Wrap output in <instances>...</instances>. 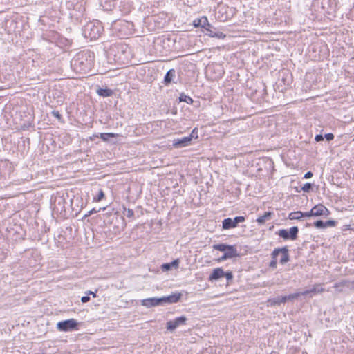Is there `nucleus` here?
I'll list each match as a JSON object with an SVG mask.
<instances>
[{"mask_svg": "<svg viewBox=\"0 0 354 354\" xmlns=\"http://www.w3.org/2000/svg\"><path fill=\"white\" fill-rule=\"evenodd\" d=\"M176 75V71L174 69H170L169 70L166 75H165V77H164V83L165 85H168L169 84L173 78L175 77Z\"/></svg>", "mask_w": 354, "mask_h": 354, "instance_id": "a211bd4d", "label": "nucleus"}, {"mask_svg": "<svg viewBox=\"0 0 354 354\" xmlns=\"http://www.w3.org/2000/svg\"><path fill=\"white\" fill-rule=\"evenodd\" d=\"M314 226L318 229L326 228L325 221L322 220L317 221L314 223Z\"/></svg>", "mask_w": 354, "mask_h": 354, "instance_id": "a878e982", "label": "nucleus"}, {"mask_svg": "<svg viewBox=\"0 0 354 354\" xmlns=\"http://www.w3.org/2000/svg\"><path fill=\"white\" fill-rule=\"evenodd\" d=\"M117 134L113 133H101L99 134V138H100L104 141H108L111 138H115Z\"/></svg>", "mask_w": 354, "mask_h": 354, "instance_id": "412c9836", "label": "nucleus"}, {"mask_svg": "<svg viewBox=\"0 0 354 354\" xmlns=\"http://www.w3.org/2000/svg\"><path fill=\"white\" fill-rule=\"evenodd\" d=\"M125 215H126V216H127V217H128V218H131V217H133V215H134V212H133V209H128L127 210V213L125 214Z\"/></svg>", "mask_w": 354, "mask_h": 354, "instance_id": "72a5a7b5", "label": "nucleus"}, {"mask_svg": "<svg viewBox=\"0 0 354 354\" xmlns=\"http://www.w3.org/2000/svg\"><path fill=\"white\" fill-rule=\"evenodd\" d=\"M298 232V227L297 226H293L290 227L289 230L286 229L279 230L276 232V234L284 240H295L297 238Z\"/></svg>", "mask_w": 354, "mask_h": 354, "instance_id": "7ed1b4c3", "label": "nucleus"}, {"mask_svg": "<svg viewBox=\"0 0 354 354\" xmlns=\"http://www.w3.org/2000/svg\"><path fill=\"white\" fill-rule=\"evenodd\" d=\"M311 188H312V184L310 183H306V184H304L303 185V187H301V189L304 192H309L310 190L311 189Z\"/></svg>", "mask_w": 354, "mask_h": 354, "instance_id": "cd10ccee", "label": "nucleus"}, {"mask_svg": "<svg viewBox=\"0 0 354 354\" xmlns=\"http://www.w3.org/2000/svg\"><path fill=\"white\" fill-rule=\"evenodd\" d=\"M281 303H285L287 301H288V295L287 296H283L279 297Z\"/></svg>", "mask_w": 354, "mask_h": 354, "instance_id": "79ce46f5", "label": "nucleus"}, {"mask_svg": "<svg viewBox=\"0 0 354 354\" xmlns=\"http://www.w3.org/2000/svg\"><path fill=\"white\" fill-rule=\"evenodd\" d=\"M224 277L227 279V281L232 280L233 274L232 272H224Z\"/></svg>", "mask_w": 354, "mask_h": 354, "instance_id": "c756f323", "label": "nucleus"}, {"mask_svg": "<svg viewBox=\"0 0 354 354\" xmlns=\"http://www.w3.org/2000/svg\"><path fill=\"white\" fill-rule=\"evenodd\" d=\"M238 257V255H234L232 254V252H227V253H224L219 259H218V261H225L228 259H232L233 257Z\"/></svg>", "mask_w": 354, "mask_h": 354, "instance_id": "5701e85b", "label": "nucleus"}, {"mask_svg": "<svg viewBox=\"0 0 354 354\" xmlns=\"http://www.w3.org/2000/svg\"><path fill=\"white\" fill-rule=\"evenodd\" d=\"M270 267L272 268H277V258L272 259V260L270 263Z\"/></svg>", "mask_w": 354, "mask_h": 354, "instance_id": "4c0bfd02", "label": "nucleus"}, {"mask_svg": "<svg viewBox=\"0 0 354 354\" xmlns=\"http://www.w3.org/2000/svg\"><path fill=\"white\" fill-rule=\"evenodd\" d=\"M324 138H325L328 141H330V140H333V138H334V135H333V133H328L325 134Z\"/></svg>", "mask_w": 354, "mask_h": 354, "instance_id": "f704fd0d", "label": "nucleus"}, {"mask_svg": "<svg viewBox=\"0 0 354 354\" xmlns=\"http://www.w3.org/2000/svg\"><path fill=\"white\" fill-rule=\"evenodd\" d=\"M102 29L99 21L89 22L84 26L83 34L85 37L89 38L91 40H95L101 35Z\"/></svg>", "mask_w": 354, "mask_h": 354, "instance_id": "f257e3e1", "label": "nucleus"}, {"mask_svg": "<svg viewBox=\"0 0 354 354\" xmlns=\"http://www.w3.org/2000/svg\"><path fill=\"white\" fill-rule=\"evenodd\" d=\"M95 138H99V135L98 134L93 135L92 136L90 137V140H94Z\"/></svg>", "mask_w": 354, "mask_h": 354, "instance_id": "c03bdc74", "label": "nucleus"}, {"mask_svg": "<svg viewBox=\"0 0 354 354\" xmlns=\"http://www.w3.org/2000/svg\"><path fill=\"white\" fill-rule=\"evenodd\" d=\"M52 115L59 120L62 118V115L59 113L58 111H53Z\"/></svg>", "mask_w": 354, "mask_h": 354, "instance_id": "c9c22d12", "label": "nucleus"}, {"mask_svg": "<svg viewBox=\"0 0 354 354\" xmlns=\"http://www.w3.org/2000/svg\"><path fill=\"white\" fill-rule=\"evenodd\" d=\"M182 295L179 292L173 293L169 296H164L160 297L162 306L165 304H174L178 302Z\"/></svg>", "mask_w": 354, "mask_h": 354, "instance_id": "9d476101", "label": "nucleus"}, {"mask_svg": "<svg viewBox=\"0 0 354 354\" xmlns=\"http://www.w3.org/2000/svg\"><path fill=\"white\" fill-rule=\"evenodd\" d=\"M180 102H185L188 104H191L193 102V100L191 97L185 95L184 93H181L179 97Z\"/></svg>", "mask_w": 354, "mask_h": 354, "instance_id": "4be33fe9", "label": "nucleus"}, {"mask_svg": "<svg viewBox=\"0 0 354 354\" xmlns=\"http://www.w3.org/2000/svg\"><path fill=\"white\" fill-rule=\"evenodd\" d=\"M89 300H90V297H89V296H88V295L83 296V297H82V298H81V301H82V303H86V302H88Z\"/></svg>", "mask_w": 354, "mask_h": 354, "instance_id": "58836bf2", "label": "nucleus"}, {"mask_svg": "<svg viewBox=\"0 0 354 354\" xmlns=\"http://www.w3.org/2000/svg\"><path fill=\"white\" fill-rule=\"evenodd\" d=\"M100 3L103 10H111L115 6V0H100Z\"/></svg>", "mask_w": 354, "mask_h": 354, "instance_id": "2eb2a0df", "label": "nucleus"}, {"mask_svg": "<svg viewBox=\"0 0 354 354\" xmlns=\"http://www.w3.org/2000/svg\"><path fill=\"white\" fill-rule=\"evenodd\" d=\"M335 223L336 222L332 220L325 221L326 227L335 226Z\"/></svg>", "mask_w": 354, "mask_h": 354, "instance_id": "2f4dec72", "label": "nucleus"}, {"mask_svg": "<svg viewBox=\"0 0 354 354\" xmlns=\"http://www.w3.org/2000/svg\"><path fill=\"white\" fill-rule=\"evenodd\" d=\"M104 196V194L102 189H99L98 194L96 196L93 198L95 201H100Z\"/></svg>", "mask_w": 354, "mask_h": 354, "instance_id": "bb28decb", "label": "nucleus"}, {"mask_svg": "<svg viewBox=\"0 0 354 354\" xmlns=\"http://www.w3.org/2000/svg\"><path fill=\"white\" fill-rule=\"evenodd\" d=\"M209 21L206 17H203L201 19H196L193 21V25L195 27H202L204 29L206 28Z\"/></svg>", "mask_w": 354, "mask_h": 354, "instance_id": "dca6fc26", "label": "nucleus"}, {"mask_svg": "<svg viewBox=\"0 0 354 354\" xmlns=\"http://www.w3.org/2000/svg\"><path fill=\"white\" fill-rule=\"evenodd\" d=\"M120 59H121L120 57L115 58V61L120 60Z\"/></svg>", "mask_w": 354, "mask_h": 354, "instance_id": "3c124183", "label": "nucleus"}, {"mask_svg": "<svg viewBox=\"0 0 354 354\" xmlns=\"http://www.w3.org/2000/svg\"><path fill=\"white\" fill-rule=\"evenodd\" d=\"M141 304L147 308L162 306L160 297H151L141 300Z\"/></svg>", "mask_w": 354, "mask_h": 354, "instance_id": "f8f14e48", "label": "nucleus"}, {"mask_svg": "<svg viewBox=\"0 0 354 354\" xmlns=\"http://www.w3.org/2000/svg\"><path fill=\"white\" fill-rule=\"evenodd\" d=\"M311 214H313L314 216H327L329 214V211L325 206L319 204L311 209Z\"/></svg>", "mask_w": 354, "mask_h": 354, "instance_id": "9b49d317", "label": "nucleus"}, {"mask_svg": "<svg viewBox=\"0 0 354 354\" xmlns=\"http://www.w3.org/2000/svg\"><path fill=\"white\" fill-rule=\"evenodd\" d=\"M273 213L271 212H266L263 215L260 216L257 218V222L259 225H263L266 221H270L272 218Z\"/></svg>", "mask_w": 354, "mask_h": 354, "instance_id": "f3484780", "label": "nucleus"}, {"mask_svg": "<svg viewBox=\"0 0 354 354\" xmlns=\"http://www.w3.org/2000/svg\"><path fill=\"white\" fill-rule=\"evenodd\" d=\"M267 303H268V306H276V305H280L281 304L280 301L279 297H276V298L269 299L267 301Z\"/></svg>", "mask_w": 354, "mask_h": 354, "instance_id": "b1692460", "label": "nucleus"}, {"mask_svg": "<svg viewBox=\"0 0 354 354\" xmlns=\"http://www.w3.org/2000/svg\"><path fill=\"white\" fill-rule=\"evenodd\" d=\"M205 30L206 31L205 34L210 37H216L219 39H223L226 37L225 34H224L223 32L218 30L209 23L207 24Z\"/></svg>", "mask_w": 354, "mask_h": 354, "instance_id": "0eeeda50", "label": "nucleus"}, {"mask_svg": "<svg viewBox=\"0 0 354 354\" xmlns=\"http://www.w3.org/2000/svg\"><path fill=\"white\" fill-rule=\"evenodd\" d=\"M324 288L320 284L315 285L312 288L301 292L302 295L312 297L313 295L324 292Z\"/></svg>", "mask_w": 354, "mask_h": 354, "instance_id": "ddd939ff", "label": "nucleus"}, {"mask_svg": "<svg viewBox=\"0 0 354 354\" xmlns=\"http://www.w3.org/2000/svg\"><path fill=\"white\" fill-rule=\"evenodd\" d=\"M348 286L347 285V282H346V281H341V282H339V283H335V284L334 285V288H336V289H337V290L338 292H342V289H339V288H340V287H343V286Z\"/></svg>", "mask_w": 354, "mask_h": 354, "instance_id": "393cba45", "label": "nucleus"}, {"mask_svg": "<svg viewBox=\"0 0 354 354\" xmlns=\"http://www.w3.org/2000/svg\"><path fill=\"white\" fill-rule=\"evenodd\" d=\"M245 218L243 216H236L233 219L231 218H225L222 222V227L224 230H229L236 227L239 223L244 222Z\"/></svg>", "mask_w": 354, "mask_h": 354, "instance_id": "20e7f679", "label": "nucleus"}, {"mask_svg": "<svg viewBox=\"0 0 354 354\" xmlns=\"http://www.w3.org/2000/svg\"><path fill=\"white\" fill-rule=\"evenodd\" d=\"M78 322L75 319L59 322L57 324V328L59 331L68 332L77 329Z\"/></svg>", "mask_w": 354, "mask_h": 354, "instance_id": "f03ea898", "label": "nucleus"}, {"mask_svg": "<svg viewBox=\"0 0 354 354\" xmlns=\"http://www.w3.org/2000/svg\"><path fill=\"white\" fill-rule=\"evenodd\" d=\"M302 295L301 292H295L293 294H290L288 295V300H292L295 299H297L299 296Z\"/></svg>", "mask_w": 354, "mask_h": 354, "instance_id": "c85d7f7f", "label": "nucleus"}, {"mask_svg": "<svg viewBox=\"0 0 354 354\" xmlns=\"http://www.w3.org/2000/svg\"><path fill=\"white\" fill-rule=\"evenodd\" d=\"M187 318L185 316H180L178 317H176L174 320H169L167 322L166 328L169 331H174L176 330L178 327L180 326L186 325Z\"/></svg>", "mask_w": 354, "mask_h": 354, "instance_id": "39448f33", "label": "nucleus"}, {"mask_svg": "<svg viewBox=\"0 0 354 354\" xmlns=\"http://www.w3.org/2000/svg\"><path fill=\"white\" fill-rule=\"evenodd\" d=\"M171 269V266H170L169 263H164V264L162 265V270L163 271H168V270H169Z\"/></svg>", "mask_w": 354, "mask_h": 354, "instance_id": "473e14b6", "label": "nucleus"}, {"mask_svg": "<svg viewBox=\"0 0 354 354\" xmlns=\"http://www.w3.org/2000/svg\"><path fill=\"white\" fill-rule=\"evenodd\" d=\"M281 254V257L280 259V263L285 264L290 260V257L288 254V249L286 246L283 247L281 248H275L272 252V259L277 258V257Z\"/></svg>", "mask_w": 354, "mask_h": 354, "instance_id": "423d86ee", "label": "nucleus"}, {"mask_svg": "<svg viewBox=\"0 0 354 354\" xmlns=\"http://www.w3.org/2000/svg\"><path fill=\"white\" fill-rule=\"evenodd\" d=\"M77 62V59L74 60V64L76 65Z\"/></svg>", "mask_w": 354, "mask_h": 354, "instance_id": "8fccbe9b", "label": "nucleus"}, {"mask_svg": "<svg viewBox=\"0 0 354 354\" xmlns=\"http://www.w3.org/2000/svg\"><path fill=\"white\" fill-rule=\"evenodd\" d=\"M78 7L80 9H81V12L82 14L83 12L84 11V8L82 6V5L78 6Z\"/></svg>", "mask_w": 354, "mask_h": 354, "instance_id": "de8ad7c7", "label": "nucleus"}, {"mask_svg": "<svg viewBox=\"0 0 354 354\" xmlns=\"http://www.w3.org/2000/svg\"><path fill=\"white\" fill-rule=\"evenodd\" d=\"M312 176H313V173L311 171H308L304 175V178H310Z\"/></svg>", "mask_w": 354, "mask_h": 354, "instance_id": "37998d69", "label": "nucleus"}, {"mask_svg": "<svg viewBox=\"0 0 354 354\" xmlns=\"http://www.w3.org/2000/svg\"><path fill=\"white\" fill-rule=\"evenodd\" d=\"M88 295H93V297H96V294L95 292H93L92 291H88Z\"/></svg>", "mask_w": 354, "mask_h": 354, "instance_id": "49530a36", "label": "nucleus"}, {"mask_svg": "<svg viewBox=\"0 0 354 354\" xmlns=\"http://www.w3.org/2000/svg\"><path fill=\"white\" fill-rule=\"evenodd\" d=\"M120 49L121 50V51H122V52H124L123 46H121V47L120 48Z\"/></svg>", "mask_w": 354, "mask_h": 354, "instance_id": "09e8293b", "label": "nucleus"}, {"mask_svg": "<svg viewBox=\"0 0 354 354\" xmlns=\"http://www.w3.org/2000/svg\"><path fill=\"white\" fill-rule=\"evenodd\" d=\"M315 140H316L317 142H319V141L323 140V139H324V136H323L322 134H317V135H316V136H315Z\"/></svg>", "mask_w": 354, "mask_h": 354, "instance_id": "a19ab883", "label": "nucleus"}, {"mask_svg": "<svg viewBox=\"0 0 354 354\" xmlns=\"http://www.w3.org/2000/svg\"><path fill=\"white\" fill-rule=\"evenodd\" d=\"M212 248L214 250L223 252V253L232 252L233 254L239 256V253L235 245L218 243L213 245Z\"/></svg>", "mask_w": 354, "mask_h": 354, "instance_id": "6e6552de", "label": "nucleus"}, {"mask_svg": "<svg viewBox=\"0 0 354 354\" xmlns=\"http://www.w3.org/2000/svg\"><path fill=\"white\" fill-rule=\"evenodd\" d=\"M113 91L109 88H98L97 90V93L103 97H106L111 96L113 95Z\"/></svg>", "mask_w": 354, "mask_h": 354, "instance_id": "6ab92c4d", "label": "nucleus"}, {"mask_svg": "<svg viewBox=\"0 0 354 354\" xmlns=\"http://www.w3.org/2000/svg\"><path fill=\"white\" fill-rule=\"evenodd\" d=\"M100 209H101V208H100L99 209H95V208H93L91 210H90L89 212H88V213L86 214H85L84 217H88L94 213H97L100 211Z\"/></svg>", "mask_w": 354, "mask_h": 354, "instance_id": "7c9ffc66", "label": "nucleus"}, {"mask_svg": "<svg viewBox=\"0 0 354 354\" xmlns=\"http://www.w3.org/2000/svg\"><path fill=\"white\" fill-rule=\"evenodd\" d=\"M193 136L189 135V136L183 137L182 138L174 139L173 140V147L174 148H183L189 146L192 143Z\"/></svg>", "mask_w": 354, "mask_h": 354, "instance_id": "1a4fd4ad", "label": "nucleus"}, {"mask_svg": "<svg viewBox=\"0 0 354 354\" xmlns=\"http://www.w3.org/2000/svg\"><path fill=\"white\" fill-rule=\"evenodd\" d=\"M303 218V212H291L288 215V218L290 220H299Z\"/></svg>", "mask_w": 354, "mask_h": 354, "instance_id": "aec40b11", "label": "nucleus"}, {"mask_svg": "<svg viewBox=\"0 0 354 354\" xmlns=\"http://www.w3.org/2000/svg\"><path fill=\"white\" fill-rule=\"evenodd\" d=\"M170 266H171V268H178V264H179V261L178 259H176V260H174L172 262L169 263Z\"/></svg>", "mask_w": 354, "mask_h": 354, "instance_id": "e433bc0d", "label": "nucleus"}, {"mask_svg": "<svg viewBox=\"0 0 354 354\" xmlns=\"http://www.w3.org/2000/svg\"><path fill=\"white\" fill-rule=\"evenodd\" d=\"M224 277V270L221 268H216L213 270L212 274L209 277V281H216Z\"/></svg>", "mask_w": 354, "mask_h": 354, "instance_id": "4468645a", "label": "nucleus"}, {"mask_svg": "<svg viewBox=\"0 0 354 354\" xmlns=\"http://www.w3.org/2000/svg\"><path fill=\"white\" fill-rule=\"evenodd\" d=\"M195 133H197V130H196V128L194 129L191 133L190 135H192L193 137L194 136Z\"/></svg>", "mask_w": 354, "mask_h": 354, "instance_id": "a18cd8bd", "label": "nucleus"}, {"mask_svg": "<svg viewBox=\"0 0 354 354\" xmlns=\"http://www.w3.org/2000/svg\"><path fill=\"white\" fill-rule=\"evenodd\" d=\"M313 216V214H311V210L310 212H306L303 213V218H309Z\"/></svg>", "mask_w": 354, "mask_h": 354, "instance_id": "ea45409f", "label": "nucleus"}]
</instances>
